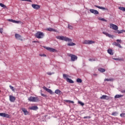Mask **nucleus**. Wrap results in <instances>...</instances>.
I'll use <instances>...</instances> for the list:
<instances>
[{
    "label": "nucleus",
    "mask_w": 125,
    "mask_h": 125,
    "mask_svg": "<svg viewBox=\"0 0 125 125\" xmlns=\"http://www.w3.org/2000/svg\"><path fill=\"white\" fill-rule=\"evenodd\" d=\"M56 38V39H58V40L64 41V42H72V39L63 36H57Z\"/></svg>",
    "instance_id": "nucleus-1"
},
{
    "label": "nucleus",
    "mask_w": 125,
    "mask_h": 125,
    "mask_svg": "<svg viewBox=\"0 0 125 125\" xmlns=\"http://www.w3.org/2000/svg\"><path fill=\"white\" fill-rule=\"evenodd\" d=\"M35 36L37 39H42L44 37V34L41 31H38L36 33Z\"/></svg>",
    "instance_id": "nucleus-2"
},
{
    "label": "nucleus",
    "mask_w": 125,
    "mask_h": 125,
    "mask_svg": "<svg viewBox=\"0 0 125 125\" xmlns=\"http://www.w3.org/2000/svg\"><path fill=\"white\" fill-rule=\"evenodd\" d=\"M68 56L71 57V61L72 62H75L76 60H78V57L75 55L72 54H68Z\"/></svg>",
    "instance_id": "nucleus-3"
},
{
    "label": "nucleus",
    "mask_w": 125,
    "mask_h": 125,
    "mask_svg": "<svg viewBox=\"0 0 125 125\" xmlns=\"http://www.w3.org/2000/svg\"><path fill=\"white\" fill-rule=\"evenodd\" d=\"M28 100L30 102H38V101H39V98L35 97H30L28 98Z\"/></svg>",
    "instance_id": "nucleus-4"
},
{
    "label": "nucleus",
    "mask_w": 125,
    "mask_h": 125,
    "mask_svg": "<svg viewBox=\"0 0 125 125\" xmlns=\"http://www.w3.org/2000/svg\"><path fill=\"white\" fill-rule=\"evenodd\" d=\"M83 43V44H92V43H95V42L91 40H84Z\"/></svg>",
    "instance_id": "nucleus-5"
},
{
    "label": "nucleus",
    "mask_w": 125,
    "mask_h": 125,
    "mask_svg": "<svg viewBox=\"0 0 125 125\" xmlns=\"http://www.w3.org/2000/svg\"><path fill=\"white\" fill-rule=\"evenodd\" d=\"M110 29H112V30H115V31H117L118 29H119V27H118V26L113 23H111L110 24Z\"/></svg>",
    "instance_id": "nucleus-6"
},
{
    "label": "nucleus",
    "mask_w": 125,
    "mask_h": 125,
    "mask_svg": "<svg viewBox=\"0 0 125 125\" xmlns=\"http://www.w3.org/2000/svg\"><path fill=\"white\" fill-rule=\"evenodd\" d=\"M43 88L44 89V90H46V91H47V92H49V93L50 94H54V92H53L52 91V90H51V89H48L45 86H43Z\"/></svg>",
    "instance_id": "nucleus-7"
},
{
    "label": "nucleus",
    "mask_w": 125,
    "mask_h": 125,
    "mask_svg": "<svg viewBox=\"0 0 125 125\" xmlns=\"http://www.w3.org/2000/svg\"><path fill=\"white\" fill-rule=\"evenodd\" d=\"M46 49H47V50H49L50 52H57V50L56 49L51 47H46Z\"/></svg>",
    "instance_id": "nucleus-8"
},
{
    "label": "nucleus",
    "mask_w": 125,
    "mask_h": 125,
    "mask_svg": "<svg viewBox=\"0 0 125 125\" xmlns=\"http://www.w3.org/2000/svg\"><path fill=\"white\" fill-rule=\"evenodd\" d=\"M32 6L33 8L36 10L40 9L41 7V6H40L39 5L35 4H32Z\"/></svg>",
    "instance_id": "nucleus-9"
},
{
    "label": "nucleus",
    "mask_w": 125,
    "mask_h": 125,
    "mask_svg": "<svg viewBox=\"0 0 125 125\" xmlns=\"http://www.w3.org/2000/svg\"><path fill=\"white\" fill-rule=\"evenodd\" d=\"M9 100L11 102H15V100H16V98L12 95H10Z\"/></svg>",
    "instance_id": "nucleus-10"
},
{
    "label": "nucleus",
    "mask_w": 125,
    "mask_h": 125,
    "mask_svg": "<svg viewBox=\"0 0 125 125\" xmlns=\"http://www.w3.org/2000/svg\"><path fill=\"white\" fill-rule=\"evenodd\" d=\"M90 12L91 13H93V14L97 15L99 14V12H98L97 10L94 9H90Z\"/></svg>",
    "instance_id": "nucleus-11"
},
{
    "label": "nucleus",
    "mask_w": 125,
    "mask_h": 125,
    "mask_svg": "<svg viewBox=\"0 0 125 125\" xmlns=\"http://www.w3.org/2000/svg\"><path fill=\"white\" fill-rule=\"evenodd\" d=\"M0 117H3L4 118H9V115H8V114L0 113Z\"/></svg>",
    "instance_id": "nucleus-12"
},
{
    "label": "nucleus",
    "mask_w": 125,
    "mask_h": 125,
    "mask_svg": "<svg viewBox=\"0 0 125 125\" xmlns=\"http://www.w3.org/2000/svg\"><path fill=\"white\" fill-rule=\"evenodd\" d=\"M100 99H103L104 100H109V97H108V96L107 95H104L100 97Z\"/></svg>",
    "instance_id": "nucleus-13"
},
{
    "label": "nucleus",
    "mask_w": 125,
    "mask_h": 125,
    "mask_svg": "<svg viewBox=\"0 0 125 125\" xmlns=\"http://www.w3.org/2000/svg\"><path fill=\"white\" fill-rule=\"evenodd\" d=\"M21 110L24 113L25 116H27L29 114V112H28V110H27V109L25 108H22Z\"/></svg>",
    "instance_id": "nucleus-14"
},
{
    "label": "nucleus",
    "mask_w": 125,
    "mask_h": 125,
    "mask_svg": "<svg viewBox=\"0 0 125 125\" xmlns=\"http://www.w3.org/2000/svg\"><path fill=\"white\" fill-rule=\"evenodd\" d=\"M94 6L95 7H97V8H99V9H102V10H106L107 9L105 8H104V7L98 6V5H95Z\"/></svg>",
    "instance_id": "nucleus-15"
},
{
    "label": "nucleus",
    "mask_w": 125,
    "mask_h": 125,
    "mask_svg": "<svg viewBox=\"0 0 125 125\" xmlns=\"http://www.w3.org/2000/svg\"><path fill=\"white\" fill-rule=\"evenodd\" d=\"M46 31H48L49 32H57V30L51 28H46Z\"/></svg>",
    "instance_id": "nucleus-16"
},
{
    "label": "nucleus",
    "mask_w": 125,
    "mask_h": 125,
    "mask_svg": "<svg viewBox=\"0 0 125 125\" xmlns=\"http://www.w3.org/2000/svg\"><path fill=\"white\" fill-rule=\"evenodd\" d=\"M55 93H56V94H58V95H61V94H62V92L61 91H60V90L57 89L55 91Z\"/></svg>",
    "instance_id": "nucleus-17"
},
{
    "label": "nucleus",
    "mask_w": 125,
    "mask_h": 125,
    "mask_svg": "<svg viewBox=\"0 0 125 125\" xmlns=\"http://www.w3.org/2000/svg\"><path fill=\"white\" fill-rule=\"evenodd\" d=\"M29 109L30 110H38V109H39V107H38V106L37 105H34V106H33L30 107Z\"/></svg>",
    "instance_id": "nucleus-18"
},
{
    "label": "nucleus",
    "mask_w": 125,
    "mask_h": 125,
    "mask_svg": "<svg viewBox=\"0 0 125 125\" xmlns=\"http://www.w3.org/2000/svg\"><path fill=\"white\" fill-rule=\"evenodd\" d=\"M103 33L104 34V35H105L106 37H108V38H112V35H111V34H108L107 32H103Z\"/></svg>",
    "instance_id": "nucleus-19"
},
{
    "label": "nucleus",
    "mask_w": 125,
    "mask_h": 125,
    "mask_svg": "<svg viewBox=\"0 0 125 125\" xmlns=\"http://www.w3.org/2000/svg\"><path fill=\"white\" fill-rule=\"evenodd\" d=\"M15 38L17 40H21V35L18 34H15Z\"/></svg>",
    "instance_id": "nucleus-20"
},
{
    "label": "nucleus",
    "mask_w": 125,
    "mask_h": 125,
    "mask_svg": "<svg viewBox=\"0 0 125 125\" xmlns=\"http://www.w3.org/2000/svg\"><path fill=\"white\" fill-rule=\"evenodd\" d=\"M113 45H115L116 46H118V47H120V48H122V46L121 45V44H120L119 43L117 42H114L113 43Z\"/></svg>",
    "instance_id": "nucleus-21"
},
{
    "label": "nucleus",
    "mask_w": 125,
    "mask_h": 125,
    "mask_svg": "<svg viewBox=\"0 0 125 125\" xmlns=\"http://www.w3.org/2000/svg\"><path fill=\"white\" fill-rule=\"evenodd\" d=\"M107 52L110 54V55H113L114 53H113V50H112L111 49H108L107 50Z\"/></svg>",
    "instance_id": "nucleus-22"
},
{
    "label": "nucleus",
    "mask_w": 125,
    "mask_h": 125,
    "mask_svg": "<svg viewBox=\"0 0 125 125\" xmlns=\"http://www.w3.org/2000/svg\"><path fill=\"white\" fill-rule=\"evenodd\" d=\"M125 30H117V32L116 33H117V34H123V33H125Z\"/></svg>",
    "instance_id": "nucleus-23"
},
{
    "label": "nucleus",
    "mask_w": 125,
    "mask_h": 125,
    "mask_svg": "<svg viewBox=\"0 0 125 125\" xmlns=\"http://www.w3.org/2000/svg\"><path fill=\"white\" fill-rule=\"evenodd\" d=\"M124 95H116L114 97V98H121V97H123Z\"/></svg>",
    "instance_id": "nucleus-24"
},
{
    "label": "nucleus",
    "mask_w": 125,
    "mask_h": 125,
    "mask_svg": "<svg viewBox=\"0 0 125 125\" xmlns=\"http://www.w3.org/2000/svg\"><path fill=\"white\" fill-rule=\"evenodd\" d=\"M63 77L64 79H66V81L68 80V79H69V78H68L69 77V75H67V74H63Z\"/></svg>",
    "instance_id": "nucleus-25"
},
{
    "label": "nucleus",
    "mask_w": 125,
    "mask_h": 125,
    "mask_svg": "<svg viewBox=\"0 0 125 125\" xmlns=\"http://www.w3.org/2000/svg\"><path fill=\"white\" fill-rule=\"evenodd\" d=\"M114 81V79L113 78L111 79H105L104 81L105 82H113Z\"/></svg>",
    "instance_id": "nucleus-26"
},
{
    "label": "nucleus",
    "mask_w": 125,
    "mask_h": 125,
    "mask_svg": "<svg viewBox=\"0 0 125 125\" xmlns=\"http://www.w3.org/2000/svg\"><path fill=\"white\" fill-rule=\"evenodd\" d=\"M67 45L68 46H74V45H76V43L74 42H70L69 43H68Z\"/></svg>",
    "instance_id": "nucleus-27"
},
{
    "label": "nucleus",
    "mask_w": 125,
    "mask_h": 125,
    "mask_svg": "<svg viewBox=\"0 0 125 125\" xmlns=\"http://www.w3.org/2000/svg\"><path fill=\"white\" fill-rule=\"evenodd\" d=\"M99 71L100 72H101V73H104V72H105V71L106 70L104 68H99Z\"/></svg>",
    "instance_id": "nucleus-28"
},
{
    "label": "nucleus",
    "mask_w": 125,
    "mask_h": 125,
    "mask_svg": "<svg viewBox=\"0 0 125 125\" xmlns=\"http://www.w3.org/2000/svg\"><path fill=\"white\" fill-rule=\"evenodd\" d=\"M68 83H74V81L72 80V79H70L68 78L67 80H66Z\"/></svg>",
    "instance_id": "nucleus-29"
},
{
    "label": "nucleus",
    "mask_w": 125,
    "mask_h": 125,
    "mask_svg": "<svg viewBox=\"0 0 125 125\" xmlns=\"http://www.w3.org/2000/svg\"><path fill=\"white\" fill-rule=\"evenodd\" d=\"M119 9H120V10H122V11H125V8L124 7H119Z\"/></svg>",
    "instance_id": "nucleus-30"
},
{
    "label": "nucleus",
    "mask_w": 125,
    "mask_h": 125,
    "mask_svg": "<svg viewBox=\"0 0 125 125\" xmlns=\"http://www.w3.org/2000/svg\"><path fill=\"white\" fill-rule=\"evenodd\" d=\"M77 83H81L83 82V80H82V79H80V78H78L76 80Z\"/></svg>",
    "instance_id": "nucleus-31"
},
{
    "label": "nucleus",
    "mask_w": 125,
    "mask_h": 125,
    "mask_svg": "<svg viewBox=\"0 0 125 125\" xmlns=\"http://www.w3.org/2000/svg\"><path fill=\"white\" fill-rule=\"evenodd\" d=\"M9 87H10V89H11V90H12V91H15V89H14V87L13 86H12L11 85H9Z\"/></svg>",
    "instance_id": "nucleus-32"
},
{
    "label": "nucleus",
    "mask_w": 125,
    "mask_h": 125,
    "mask_svg": "<svg viewBox=\"0 0 125 125\" xmlns=\"http://www.w3.org/2000/svg\"><path fill=\"white\" fill-rule=\"evenodd\" d=\"M65 102H66L67 103H72V104L74 103V101H70V100H65Z\"/></svg>",
    "instance_id": "nucleus-33"
},
{
    "label": "nucleus",
    "mask_w": 125,
    "mask_h": 125,
    "mask_svg": "<svg viewBox=\"0 0 125 125\" xmlns=\"http://www.w3.org/2000/svg\"><path fill=\"white\" fill-rule=\"evenodd\" d=\"M0 6H1V7H3V8H5V7H6L5 5H4L1 3H0Z\"/></svg>",
    "instance_id": "nucleus-34"
},
{
    "label": "nucleus",
    "mask_w": 125,
    "mask_h": 125,
    "mask_svg": "<svg viewBox=\"0 0 125 125\" xmlns=\"http://www.w3.org/2000/svg\"><path fill=\"white\" fill-rule=\"evenodd\" d=\"M21 21H14V23H15L16 24H19V23H21Z\"/></svg>",
    "instance_id": "nucleus-35"
},
{
    "label": "nucleus",
    "mask_w": 125,
    "mask_h": 125,
    "mask_svg": "<svg viewBox=\"0 0 125 125\" xmlns=\"http://www.w3.org/2000/svg\"><path fill=\"white\" fill-rule=\"evenodd\" d=\"M68 29H70V30H73V26L70 24L68 25Z\"/></svg>",
    "instance_id": "nucleus-36"
},
{
    "label": "nucleus",
    "mask_w": 125,
    "mask_h": 125,
    "mask_svg": "<svg viewBox=\"0 0 125 125\" xmlns=\"http://www.w3.org/2000/svg\"><path fill=\"white\" fill-rule=\"evenodd\" d=\"M78 104H80V105H81V106H83V105H84V104H83V103L79 101H78Z\"/></svg>",
    "instance_id": "nucleus-37"
},
{
    "label": "nucleus",
    "mask_w": 125,
    "mask_h": 125,
    "mask_svg": "<svg viewBox=\"0 0 125 125\" xmlns=\"http://www.w3.org/2000/svg\"><path fill=\"white\" fill-rule=\"evenodd\" d=\"M99 20H101V21H104V22H107V20H105L104 18H99Z\"/></svg>",
    "instance_id": "nucleus-38"
},
{
    "label": "nucleus",
    "mask_w": 125,
    "mask_h": 125,
    "mask_svg": "<svg viewBox=\"0 0 125 125\" xmlns=\"http://www.w3.org/2000/svg\"><path fill=\"white\" fill-rule=\"evenodd\" d=\"M120 117H121V118H125V113L121 114Z\"/></svg>",
    "instance_id": "nucleus-39"
},
{
    "label": "nucleus",
    "mask_w": 125,
    "mask_h": 125,
    "mask_svg": "<svg viewBox=\"0 0 125 125\" xmlns=\"http://www.w3.org/2000/svg\"><path fill=\"white\" fill-rule=\"evenodd\" d=\"M117 114H118V113H117V112H114L112 113V116H117Z\"/></svg>",
    "instance_id": "nucleus-40"
},
{
    "label": "nucleus",
    "mask_w": 125,
    "mask_h": 125,
    "mask_svg": "<svg viewBox=\"0 0 125 125\" xmlns=\"http://www.w3.org/2000/svg\"><path fill=\"white\" fill-rule=\"evenodd\" d=\"M8 21H9V22H12V23H14V20L12 19H9L8 20Z\"/></svg>",
    "instance_id": "nucleus-41"
},
{
    "label": "nucleus",
    "mask_w": 125,
    "mask_h": 125,
    "mask_svg": "<svg viewBox=\"0 0 125 125\" xmlns=\"http://www.w3.org/2000/svg\"><path fill=\"white\" fill-rule=\"evenodd\" d=\"M42 96H43V97H47V96L46 95H45L44 94L41 93Z\"/></svg>",
    "instance_id": "nucleus-42"
},
{
    "label": "nucleus",
    "mask_w": 125,
    "mask_h": 125,
    "mask_svg": "<svg viewBox=\"0 0 125 125\" xmlns=\"http://www.w3.org/2000/svg\"><path fill=\"white\" fill-rule=\"evenodd\" d=\"M91 118L90 116H85L83 117V119H90Z\"/></svg>",
    "instance_id": "nucleus-43"
},
{
    "label": "nucleus",
    "mask_w": 125,
    "mask_h": 125,
    "mask_svg": "<svg viewBox=\"0 0 125 125\" xmlns=\"http://www.w3.org/2000/svg\"><path fill=\"white\" fill-rule=\"evenodd\" d=\"M22 1H29V2H32L31 0H21Z\"/></svg>",
    "instance_id": "nucleus-44"
},
{
    "label": "nucleus",
    "mask_w": 125,
    "mask_h": 125,
    "mask_svg": "<svg viewBox=\"0 0 125 125\" xmlns=\"http://www.w3.org/2000/svg\"><path fill=\"white\" fill-rule=\"evenodd\" d=\"M39 55H40V56H41V57H44L46 56L44 54H40Z\"/></svg>",
    "instance_id": "nucleus-45"
},
{
    "label": "nucleus",
    "mask_w": 125,
    "mask_h": 125,
    "mask_svg": "<svg viewBox=\"0 0 125 125\" xmlns=\"http://www.w3.org/2000/svg\"><path fill=\"white\" fill-rule=\"evenodd\" d=\"M116 42H120V43H122V41L121 40H120L119 39L117 40H116Z\"/></svg>",
    "instance_id": "nucleus-46"
},
{
    "label": "nucleus",
    "mask_w": 125,
    "mask_h": 125,
    "mask_svg": "<svg viewBox=\"0 0 125 125\" xmlns=\"http://www.w3.org/2000/svg\"><path fill=\"white\" fill-rule=\"evenodd\" d=\"M3 31V29H2V28H0V33H1V34H2Z\"/></svg>",
    "instance_id": "nucleus-47"
},
{
    "label": "nucleus",
    "mask_w": 125,
    "mask_h": 125,
    "mask_svg": "<svg viewBox=\"0 0 125 125\" xmlns=\"http://www.w3.org/2000/svg\"><path fill=\"white\" fill-rule=\"evenodd\" d=\"M47 75H49V76H51V75L52 74L50 72H47Z\"/></svg>",
    "instance_id": "nucleus-48"
},
{
    "label": "nucleus",
    "mask_w": 125,
    "mask_h": 125,
    "mask_svg": "<svg viewBox=\"0 0 125 125\" xmlns=\"http://www.w3.org/2000/svg\"><path fill=\"white\" fill-rule=\"evenodd\" d=\"M121 92H122V93H125V90H122V91H121Z\"/></svg>",
    "instance_id": "nucleus-49"
},
{
    "label": "nucleus",
    "mask_w": 125,
    "mask_h": 125,
    "mask_svg": "<svg viewBox=\"0 0 125 125\" xmlns=\"http://www.w3.org/2000/svg\"><path fill=\"white\" fill-rule=\"evenodd\" d=\"M114 60H119V59H116V58H114Z\"/></svg>",
    "instance_id": "nucleus-50"
},
{
    "label": "nucleus",
    "mask_w": 125,
    "mask_h": 125,
    "mask_svg": "<svg viewBox=\"0 0 125 125\" xmlns=\"http://www.w3.org/2000/svg\"><path fill=\"white\" fill-rule=\"evenodd\" d=\"M93 76H97V75L96 74H94Z\"/></svg>",
    "instance_id": "nucleus-51"
},
{
    "label": "nucleus",
    "mask_w": 125,
    "mask_h": 125,
    "mask_svg": "<svg viewBox=\"0 0 125 125\" xmlns=\"http://www.w3.org/2000/svg\"><path fill=\"white\" fill-rule=\"evenodd\" d=\"M89 61H92V60H91V59H89Z\"/></svg>",
    "instance_id": "nucleus-52"
}]
</instances>
